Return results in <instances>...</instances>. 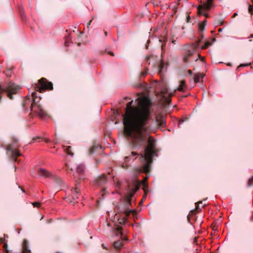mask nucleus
Segmentation results:
<instances>
[{
    "instance_id": "obj_43",
    "label": "nucleus",
    "mask_w": 253,
    "mask_h": 253,
    "mask_svg": "<svg viewBox=\"0 0 253 253\" xmlns=\"http://www.w3.org/2000/svg\"><path fill=\"white\" fill-rule=\"evenodd\" d=\"M188 74H189V75H191L192 74V71H191V70H189L188 71Z\"/></svg>"
},
{
    "instance_id": "obj_27",
    "label": "nucleus",
    "mask_w": 253,
    "mask_h": 253,
    "mask_svg": "<svg viewBox=\"0 0 253 253\" xmlns=\"http://www.w3.org/2000/svg\"><path fill=\"white\" fill-rule=\"evenodd\" d=\"M4 73L7 77H9L11 76V70L9 69L5 72H4Z\"/></svg>"
},
{
    "instance_id": "obj_55",
    "label": "nucleus",
    "mask_w": 253,
    "mask_h": 253,
    "mask_svg": "<svg viewBox=\"0 0 253 253\" xmlns=\"http://www.w3.org/2000/svg\"><path fill=\"white\" fill-rule=\"evenodd\" d=\"M201 60H202V61H204V57H202V58H201Z\"/></svg>"
},
{
    "instance_id": "obj_31",
    "label": "nucleus",
    "mask_w": 253,
    "mask_h": 253,
    "mask_svg": "<svg viewBox=\"0 0 253 253\" xmlns=\"http://www.w3.org/2000/svg\"><path fill=\"white\" fill-rule=\"evenodd\" d=\"M164 64L161 63V64L160 65V66H159V74H160L162 72V69L164 68Z\"/></svg>"
},
{
    "instance_id": "obj_45",
    "label": "nucleus",
    "mask_w": 253,
    "mask_h": 253,
    "mask_svg": "<svg viewBox=\"0 0 253 253\" xmlns=\"http://www.w3.org/2000/svg\"><path fill=\"white\" fill-rule=\"evenodd\" d=\"M8 238V236L6 234H4V239H5V238Z\"/></svg>"
},
{
    "instance_id": "obj_62",
    "label": "nucleus",
    "mask_w": 253,
    "mask_h": 253,
    "mask_svg": "<svg viewBox=\"0 0 253 253\" xmlns=\"http://www.w3.org/2000/svg\"><path fill=\"white\" fill-rule=\"evenodd\" d=\"M159 41L161 42H162V40H159Z\"/></svg>"
},
{
    "instance_id": "obj_29",
    "label": "nucleus",
    "mask_w": 253,
    "mask_h": 253,
    "mask_svg": "<svg viewBox=\"0 0 253 253\" xmlns=\"http://www.w3.org/2000/svg\"><path fill=\"white\" fill-rule=\"evenodd\" d=\"M248 11L250 14H252L253 13V5H249Z\"/></svg>"
},
{
    "instance_id": "obj_60",
    "label": "nucleus",
    "mask_w": 253,
    "mask_h": 253,
    "mask_svg": "<svg viewBox=\"0 0 253 253\" xmlns=\"http://www.w3.org/2000/svg\"><path fill=\"white\" fill-rule=\"evenodd\" d=\"M127 99V97H125V99Z\"/></svg>"
},
{
    "instance_id": "obj_53",
    "label": "nucleus",
    "mask_w": 253,
    "mask_h": 253,
    "mask_svg": "<svg viewBox=\"0 0 253 253\" xmlns=\"http://www.w3.org/2000/svg\"><path fill=\"white\" fill-rule=\"evenodd\" d=\"M45 142H48L49 141V140H48V139H46V140H45Z\"/></svg>"
},
{
    "instance_id": "obj_40",
    "label": "nucleus",
    "mask_w": 253,
    "mask_h": 253,
    "mask_svg": "<svg viewBox=\"0 0 253 253\" xmlns=\"http://www.w3.org/2000/svg\"><path fill=\"white\" fill-rule=\"evenodd\" d=\"M108 53L111 56H114V53L112 51H109V52H108Z\"/></svg>"
},
{
    "instance_id": "obj_16",
    "label": "nucleus",
    "mask_w": 253,
    "mask_h": 253,
    "mask_svg": "<svg viewBox=\"0 0 253 253\" xmlns=\"http://www.w3.org/2000/svg\"><path fill=\"white\" fill-rule=\"evenodd\" d=\"M0 242L1 243H3L4 244L3 248L4 250H5V251L6 252V253H8V251L7 250V241L5 242V239L2 238H0Z\"/></svg>"
},
{
    "instance_id": "obj_25",
    "label": "nucleus",
    "mask_w": 253,
    "mask_h": 253,
    "mask_svg": "<svg viewBox=\"0 0 253 253\" xmlns=\"http://www.w3.org/2000/svg\"><path fill=\"white\" fill-rule=\"evenodd\" d=\"M126 220L127 219L126 217L119 219V223L121 224H124L125 223Z\"/></svg>"
},
{
    "instance_id": "obj_33",
    "label": "nucleus",
    "mask_w": 253,
    "mask_h": 253,
    "mask_svg": "<svg viewBox=\"0 0 253 253\" xmlns=\"http://www.w3.org/2000/svg\"><path fill=\"white\" fill-rule=\"evenodd\" d=\"M143 190L145 193V195L144 196L143 199L144 200L146 197L147 193V189H146L145 188H143Z\"/></svg>"
},
{
    "instance_id": "obj_41",
    "label": "nucleus",
    "mask_w": 253,
    "mask_h": 253,
    "mask_svg": "<svg viewBox=\"0 0 253 253\" xmlns=\"http://www.w3.org/2000/svg\"><path fill=\"white\" fill-rule=\"evenodd\" d=\"M197 241V237L194 238V241H193V243H196Z\"/></svg>"
},
{
    "instance_id": "obj_4",
    "label": "nucleus",
    "mask_w": 253,
    "mask_h": 253,
    "mask_svg": "<svg viewBox=\"0 0 253 253\" xmlns=\"http://www.w3.org/2000/svg\"><path fill=\"white\" fill-rule=\"evenodd\" d=\"M140 183L136 180H133L131 184H128V194L125 197L124 201L125 202L126 209L122 212L126 216H128L131 213L136 214L135 210H130L128 209V207L131 205V198L134 193L139 189Z\"/></svg>"
},
{
    "instance_id": "obj_8",
    "label": "nucleus",
    "mask_w": 253,
    "mask_h": 253,
    "mask_svg": "<svg viewBox=\"0 0 253 253\" xmlns=\"http://www.w3.org/2000/svg\"><path fill=\"white\" fill-rule=\"evenodd\" d=\"M196 49V48L195 45H191L189 47V49L186 51L183 59L185 63H187L189 61V59L193 57Z\"/></svg>"
},
{
    "instance_id": "obj_12",
    "label": "nucleus",
    "mask_w": 253,
    "mask_h": 253,
    "mask_svg": "<svg viewBox=\"0 0 253 253\" xmlns=\"http://www.w3.org/2000/svg\"><path fill=\"white\" fill-rule=\"evenodd\" d=\"M123 241H124V239H122L121 240L114 242V247L117 250L121 249V248L124 245Z\"/></svg>"
},
{
    "instance_id": "obj_9",
    "label": "nucleus",
    "mask_w": 253,
    "mask_h": 253,
    "mask_svg": "<svg viewBox=\"0 0 253 253\" xmlns=\"http://www.w3.org/2000/svg\"><path fill=\"white\" fill-rule=\"evenodd\" d=\"M156 121L159 127H163L166 126V117L164 115L159 114L156 117Z\"/></svg>"
},
{
    "instance_id": "obj_35",
    "label": "nucleus",
    "mask_w": 253,
    "mask_h": 253,
    "mask_svg": "<svg viewBox=\"0 0 253 253\" xmlns=\"http://www.w3.org/2000/svg\"><path fill=\"white\" fill-rule=\"evenodd\" d=\"M248 65H249V64H241L240 66H239L237 67V69H239L240 67H244V66H247Z\"/></svg>"
},
{
    "instance_id": "obj_54",
    "label": "nucleus",
    "mask_w": 253,
    "mask_h": 253,
    "mask_svg": "<svg viewBox=\"0 0 253 253\" xmlns=\"http://www.w3.org/2000/svg\"><path fill=\"white\" fill-rule=\"evenodd\" d=\"M161 46H162V48L163 49V48H164V44H163Z\"/></svg>"
},
{
    "instance_id": "obj_19",
    "label": "nucleus",
    "mask_w": 253,
    "mask_h": 253,
    "mask_svg": "<svg viewBox=\"0 0 253 253\" xmlns=\"http://www.w3.org/2000/svg\"><path fill=\"white\" fill-rule=\"evenodd\" d=\"M84 170V167L83 165H79L77 168V171L80 174L83 173Z\"/></svg>"
},
{
    "instance_id": "obj_24",
    "label": "nucleus",
    "mask_w": 253,
    "mask_h": 253,
    "mask_svg": "<svg viewBox=\"0 0 253 253\" xmlns=\"http://www.w3.org/2000/svg\"><path fill=\"white\" fill-rule=\"evenodd\" d=\"M247 185L248 186H251L253 185V175L248 180Z\"/></svg>"
},
{
    "instance_id": "obj_7",
    "label": "nucleus",
    "mask_w": 253,
    "mask_h": 253,
    "mask_svg": "<svg viewBox=\"0 0 253 253\" xmlns=\"http://www.w3.org/2000/svg\"><path fill=\"white\" fill-rule=\"evenodd\" d=\"M161 97L164 99L166 105H169L171 102L170 98L168 96L169 94L166 84L163 83L161 85V91L160 92Z\"/></svg>"
},
{
    "instance_id": "obj_51",
    "label": "nucleus",
    "mask_w": 253,
    "mask_h": 253,
    "mask_svg": "<svg viewBox=\"0 0 253 253\" xmlns=\"http://www.w3.org/2000/svg\"><path fill=\"white\" fill-rule=\"evenodd\" d=\"M222 29H218V32H221V31H222Z\"/></svg>"
},
{
    "instance_id": "obj_38",
    "label": "nucleus",
    "mask_w": 253,
    "mask_h": 253,
    "mask_svg": "<svg viewBox=\"0 0 253 253\" xmlns=\"http://www.w3.org/2000/svg\"><path fill=\"white\" fill-rule=\"evenodd\" d=\"M152 57L151 56H148L146 57L145 59L147 61H148V60H149L150 59V58Z\"/></svg>"
},
{
    "instance_id": "obj_50",
    "label": "nucleus",
    "mask_w": 253,
    "mask_h": 253,
    "mask_svg": "<svg viewBox=\"0 0 253 253\" xmlns=\"http://www.w3.org/2000/svg\"><path fill=\"white\" fill-rule=\"evenodd\" d=\"M223 21H221V22H220L219 24L222 25L223 24Z\"/></svg>"
},
{
    "instance_id": "obj_18",
    "label": "nucleus",
    "mask_w": 253,
    "mask_h": 253,
    "mask_svg": "<svg viewBox=\"0 0 253 253\" xmlns=\"http://www.w3.org/2000/svg\"><path fill=\"white\" fill-rule=\"evenodd\" d=\"M63 147L64 148V151L68 155H70L71 156L74 155V153L72 152L71 146L65 147V146H64Z\"/></svg>"
},
{
    "instance_id": "obj_23",
    "label": "nucleus",
    "mask_w": 253,
    "mask_h": 253,
    "mask_svg": "<svg viewBox=\"0 0 253 253\" xmlns=\"http://www.w3.org/2000/svg\"><path fill=\"white\" fill-rule=\"evenodd\" d=\"M122 228L121 226H118L117 228V234L121 235V236L123 235V233L122 232Z\"/></svg>"
},
{
    "instance_id": "obj_44",
    "label": "nucleus",
    "mask_w": 253,
    "mask_h": 253,
    "mask_svg": "<svg viewBox=\"0 0 253 253\" xmlns=\"http://www.w3.org/2000/svg\"><path fill=\"white\" fill-rule=\"evenodd\" d=\"M190 16L188 15L187 17V20L188 22H189L190 21Z\"/></svg>"
},
{
    "instance_id": "obj_17",
    "label": "nucleus",
    "mask_w": 253,
    "mask_h": 253,
    "mask_svg": "<svg viewBox=\"0 0 253 253\" xmlns=\"http://www.w3.org/2000/svg\"><path fill=\"white\" fill-rule=\"evenodd\" d=\"M206 24H207V21L204 20L199 24V32H203L204 31V30H205Z\"/></svg>"
},
{
    "instance_id": "obj_42",
    "label": "nucleus",
    "mask_w": 253,
    "mask_h": 253,
    "mask_svg": "<svg viewBox=\"0 0 253 253\" xmlns=\"http://www.w3.org/2000/svg\"><path fill=\"white\" fill-rule=\"evenodd\" d=\"M122 167L123 168L126 169L127 168V167H128V166L127 165H123Z\"/></svg>"
},
{
    "instance_id": "obj_6",
    "label": "nucleus",
    "mask_w": 253,
    "mask_h": 253,
    "mask_svg": "<svg viewBox=\"0 0 253 253\" xmlns=\"http://www.w3.org/2000/svg\"><path fill=\"white\" fill-rule=\"evenodd\" d=\"M213 1V0H207L205 2L199 5L198 7V13L199 14L204 15L206 17H208L209 15L205 13L203 10H210L212 5Z\"/></svg>"
},
{
    "instance_id": "obj_1",
    "label": "nucleus",
    "mask_w": 253,
    "mask_h": 253,
    "mask_svg": "<svg viewBox=\"0 0 253 253\" xmlns=\"http://www.w3.org/2000/svg\"><path fill=\"white\" fill-rule=\"evenodd\" d=\"M138 106L132 107V100L126 104V112L123 115L124 134L131 140L133 146L140 148L147 140L153 138L150 127L147 126L152 105L147 97L138 98Z\"/></svg>"
},
{
    "instance_id": "obj_22",
    "label": "nucleus",
    "mask_w": 253,
    "mask_h": 253,
    "mask_svg": "<svg viewBox=\"0 0 253 253\" xmlns=\"http://www.w3.org/2000/svg\"><path fill=\"white\" fill-rule=\"evenodd\" d=\"M211 45V43L209 42H206L204 45H202L201 48L202 49H205L207 48L210 45Z\"/></svg>"
},
{
    "instance_id": "obj_57",
    "label": "nucleus",
    "mask_w": 253,
    "mask_h": 253,
    "mask_svg": "<svg viewBox=\"0 0 253 253\" xmlns=\"http://www.w3.org/2000/svg\"><path fill=\"white\" fill-rule=\"evenodd\" d=\"M212 40L213 42H214L215 41V39H213Z\"/></svg>"
},
{
    "instance_id": "obj_10",
    "label": "nucleus",
    "mask_w": 253,
    "mask_h": 253,
    "mask_svg": "<svg viewBox=\"0 0 253 253\" xmlns=\"http://www.w3.org/2000/svg\"><path fill=\"white\" fill-rule=\"evenodd\" d=\"M107 181L106 175L102 174L98 177L95 180V184L98 186H102L105 184Z\"/></svg>"
},
{
    "instance_id": "obj_32",
    "label": "nucleus",
    "mask_w": 253,
    "mask_h": 253,
    "mask_svg": "<svg viewBox=\"0 0 253 253\" xmlns=\"http://www.w3.org/2000/svg\"><path fill=\"white\" fill-rule=\"evenodd\" d=\"M202 201H199V202H197V203H196L195 204V205H196V209L197 210H198V209H199V204H202Z\"/></svg>"
},
{
    "instance_id": "obj_52",
    "label": "nucleus",
    "mask_w": 253,
    "mask_h": 253,
    "mask_svg": "<svg viewBox=\"0 0 253 253\" xmlns=\"http://www.w3.org/2000/svg\"><path fill=\"white\" fill-rule=\"evenodd\" d=\"M251 220L253 221V216L251 217Z\"/></svg>"
},
{
    "instance_id": "obj_58",
    "label": "nucleus",
    "mask_w": 253,
    "mask_h": 253,
    "mask_svg": "<svg viewBox=\"0 0 253 253\" xmlns=\"http://www.w3.org/2000/svg\"><path fill=\"white\" fill-rule=\"evenodd\" d=\"M143 200H144L142 199V200H141V201L140 202V203H142V202H143Z\"/></svg>"
},
{
    "instance_id": "obj_47",
    "label": "nucleus",
    "mask_w": 253,
    "mask_h": 253,
    "mask_svg": "<svg viewBox=\"0 0 253 253\" xmlns=\"http://www.w3.org/2000/svg\"><path fill=\"white\" fill-rule=\"evenodd\" d=\"M39 138H40V137H34V138H33V140H34V141H35V140H36L37 139H39Z\"/></svg>"
},
{
    "instance_id": "obj_36",
    "label": "nucleus",
    "mask_w": 253,
    "mask_h": 253,
    "mask_svg": "<svg viewBox=\"0 0 253 253\" xmlns=\"http://www.w3.org/2000/svg\"><path fill=\"white\" fill-rule=\"evenodd\" d=\"M147 71H145V72H141V75L142 76H146V75H147Z\"/></svg>"
},
{
    "instance_id": "obj_39",
    "label": "nucleus",
    "mask_w": 253,
    "mask_h": 253,
    "mask_svg": "<svg viewBox=\"0 0 253 253\" xmlns=\"http://www.w3.org/2000/svg\"><path fill=\"white\" fill-rule=\"evenodd\" d=\"M129 159H130V156L126 157H125L126 162L128 161Z\"/></svg>"
},
{
    "instance_id": "obj_20",
    "label": "nucleus",
    "mask_w": 253,
    "mask_h": 253,
    "mask_svg": "<svg viewBox=\"0 0 253 253\" xmlns=\"http://www.w3.org/2000/svg\"><path fill=\"white\" fill-rule=\"evenodd\" d=\"M204 75H202L201 74H194V80L195 83H198L200 81V79L201 77L203 78Z\"/></svg>"
},
{
    "instance_id": "obj_61",
    "label": "nucleus",
    "mask_w": 253,
    "mask_h": 253,
    "mask_svg": "<svg viewBox=\"0 0 253 253\" xmlns=\"http://www.w3.org/2000/svg\"><path fill=\"white\" fill-rule=\"evenodd\" d=\"M59 182H61V180L59 179Z\"/></svg>"
},
{
    "instance_id": "obj_46",
    "label": "nucleus",
    "mask_w": 253,
    "mask_h": 253,
    "mask_svg": "<svg viewBox=\"0 0 253 253\" xmlns=\"http://www.w3.org/2000/svg\"><path fill=\"white\" fill-rule=\"evenodd\" d=\"M102 247L103 248V249H105V250H107V248L105 247V246L104 245V244H102Z\"/></svg>"
},
{
    "instance_id": "obj_15",
    "label": "nucleus",
    "mask_w": 253,
    "mask_h": 253,
    "mask_svg": "<svg viewBox=\"0 0 253 253\" xmlns=\"http://www.w3.org/2000/svg\"><path fill=\"white\" fill-rule=\"evenodd\" d=\"M185 82L184 81H181L180 82V84L177 87V90L180 91H183L184 90V88H185Z\"/></svg>"
},
{
    "instance_id": "obj_30",
    "label": "nucleus",
    "mask_w": 253,
    "mask_h": 253,
    "mask_svg": "<svg viewBox=\"0 0 253 253\" xmlns=\"http://www.w3.org/2000/svg\"><path fill=\"white\" fill-rule=\"evenodd\" d=\"M32 205L34 207H39L41 205V203L39 202H34L32 203Z\"/></svg>"
},
{
    "instance_id": "obj_59",
    "label": "nucleus",
    "mask_w": 253,
    "mask_h": 253,
    "mask_svg": "<svg viewBox=\"0 0 253 253\" xmlns=\"http://www.w3.org/2000/svg\"><path fill=\"white\" fill-rule=\"evenodd\" d=\"M175 41H172V42H173V43H175Z\"/></svg>"
},
{
    "instance_id": "obj_11",
    "label": "nucleus",
    "mask_w": 253,
    "mask_h": 253,
    "mask_svg": "<svg viewBox=\"0 0 253 253\" xmlns=\"http://www.w3.org/2000/svg\"><path fill=\"white\" fill-rule=\"evenodd\" d=\"M38 173L40 176L44 177H47L50 176L49 172L44 169H39L38 170Z\"/></svg>"
},
{
    "instance_id": "obj_14",
    "label": "nucleus",
    "mask_w": 253,
    "mask_h": 253,
    "mask_svg": "<svg viewBox=\"0 0 253 253\" xmlns=\"http://www.w3.org/2000/svg\"><path fill=\"white\" fill-rule=\"evenodd\" d=\"M204 37V35L203 32H199V39L197 41L196 44H193L192 45H195L196 48H197L201 41L203 39Z\"/></svg>"
},
{
    "instance_id": "obj_48",
    "label": "nucleus",
    "mask_w": 253,
    "mask_h": 253,
    "mask_svg": "<svg viewBox=\"0 0 253 253\" xmlns=\"http://www.w3.org/2000/svg\"><path fill=\"white\" fill-rule=\"evenodd\" d=\"M237 15V13H234V14L233 15V17H235V16H236Z\"/></svg>"
},
{
    "instance_id": "obj_3",
    "label": "nucleus",
    "mask_w": 253,
    "mask_h": 253,
    "mask_svg": "<svg viewBox=\"0 0 253 253\" xmlns=\"http://www.w3.org/2000/svg\"><path fill=\"white\" fill-rule=\"evenodd\" d=\"M146 142H147V145L144 147L143 153L138 154L135 152H132L131 154L132 156H139V159L142 164V167L135 168L134 170L137 173L144 172L146 174V176L143 179L142 183L144 186L143 188L147 189V182L149 176V173L151 171V164L153 162V157L158 156L157 153L158 151L156 149V140L154 139L150 138L149 140H147Z\"/></svg>"
},
{
    "instance_id": "obj_26",
    "label": "nucleus",
    "mask_w": 253,
    "mask_h": 253,
    "mask_svg": "<svg viewBox=\"0 0 253 253\" xmlns=\"http://www.w3.org/2000/svg\"><path fill=\"white\" fill-rule=\"evenodd\" d=\"M23 249V253H30V251L28 249V247L26 246V245H24Z\"/></svg>"
},
{
    "instance_id": "obj_28",
    "label": "nucleus",
    "mask_w": 253,
    "mask_h": 253,
    "mask_svg": "<svg viewBox=\"0 0 253 253\" xmlns=\"http://www.w3.org/2000/svg\"><path fill=\"white\" fill-rule=\"evenodd\" d=\"M66 170L69 169L71 171H73V169L72 168H70L69 165L68 164H66L65 167L63 168Z\"/></svg>"
},
{
    "instance_id": "obj_37",
    "label": "nucleus",
    "mask_w": 253,
    "mask_h": 253,
    "mask_svg": "<svg viewBox=\"0 0 253 253\" xmlns=\"http://www.w3.org/2000/svg\"><path fill=\"white\" fill-rule=\"evenodd\" d=\"M92 20H93V18H92L91 20H90L88 22V23H87V28H88V27H89V25H90V24H91V22H92Z\"/></svg>"
},
{
    "instance_id": "obj_56",
    "label": "nucleus",
    "mask_w": 253,
    "mask_h": 253,
    "mask_svg": "<svg viewBox=\"0 0 253 253\" xmlns=\"http://www.w3.org/2000/svg\"><path fill=\"white\" fill-rule=\"evenodd\" d=\"M251 37L253 38V34L251 35Z\"/></svg>"
},
{
    "instance_id": "obj_34",
    "label": "nucleus",
    "mask_w": 253,
    "mask_h": 253,
    "mask_svg": "<svg viewBox=\"0 0 253 253\" xmlns=\"http://www.w3.org/2000/svg\"><path fill=\"white\" fill-rule=\"evenodd\" d=\"M200 57V55L198 54L196 55V57L193 58V60H195V61H196L198 60V57Z\"/></svg>"
},
{
    "instance_id": "obj_5",
    "label": "nucleus",
    "mask_w": 253,
    "mask_h": 253,
    "mask_svg": "<svg viewBox=\"0 0 253 253\" xmlns=\"http://www.w3.org/2000/svg\"><path fill=\"white\" fill-rule=\"evenodd\" d=\"M13 143L7 145L6 149L8 151L11 152V158L14 161H17V158L21 155L20 153L15 148L19 147L18 140L16 138L13 137L12 139Z\"/></svg>"
},
{
    "instance_id": "obj_2",
    "label": "nucleus",
    "mask_w": 253,
    "mask_h": 253,
    "mask_svg": "<svg viewBox=\"0 0 253 253\" xmlns=\"http://www.w3.org/2000/svg\"><path fill=\"white\" fill-rule=\"evenodd\" d=\"M32 87L35 90L32 93V98L26 96L23 100L22 106L25 111H27L30 109L32 113L39 116L40 118H44L47 114L39 104L41 99L37 98L36 91L42 92L47 89L52 90L53 88V84L46 79L42 78L38 81V84H32Z\"/></svg>"
},
{
    "instance_id": "obj_49",
    "label": "nucleus",
    "mask_w": 253,
    "mask_h": 253,
    "mask_svg": "<svg viewBox=\"0 0 253 253\" xmlns=\"http://www.w3.org/2000/svg\"><path fill=\"white\" fill-rule=\"evenodd\" d=\"M104 35H105V36H107V32L106 31L104 32Z\"/></svg>"
},
{
    "instance_id": "obj_13",
    "label": "nucleus",
    "mask_w": 253,
    "mask_h": 253,
    "mask_svg": "<svg viewBox=\"0 0 253 253\" xmlns=\"http://www.w3.org/2000/svg\"><path fill=\"white\" fill-rule=\"evenodd\" d=\"M72 194L74 200L79 198V190L76 188L72 190Z\"/></svg>"
},
{
    "instance_id": "obj_21",
    "label": "nucleus",
    "mask_w": 253,
    "mask_h": 253,
    "mask_svg": "<svg viewBox=\"0 0 253 253\" xmlns=\"http://www.w3.org/2000/svg\"><path fill=\"white\" fill-rule=\"evenodd\" d=\"M100 147L99 145H94L92 147L90 148L89 151V153L90 154H92L94 153L95 149H97Z\"/></svg>"
}]
</instances>
